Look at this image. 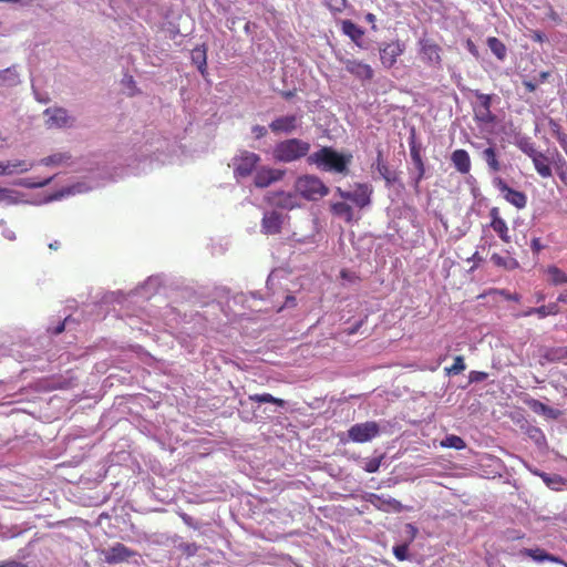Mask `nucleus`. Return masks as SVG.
Here are the masks:
<instances>
[{"label": "nucleus", "mask_w": 567, "mask_h": 567, "mask_svg": "<svg viewBox=\"0 0 567 567\" xmlns=\"http://www.w3.org/2000/svg\"><path fill=\"white\" fill-rule=\"evenodd\" d=\"M323 3L332 13H341L348 6L347 0H323Z\"/></svg>", "instance_id": "40"}, {"label": "nucleus", "mask_w": 567, "mask_h": 567, "mask_svg": "<svg viewBox=\"0 0 567 567\" xmlns=\"http://www.w3.org/2000/svg\"><path fill=\"white\" fill-rule=\"evenodd\" d=\"M520 556L530 557L535 561H551V563H559L560 559L555 557L554 555L545 551L540 548H523L518 553Z\"/></svg>", "instance_id": "24"}, {"label": "nucleus", "mask_w": 567, "mask_h": 567, "mask_svg": "<svg viewBox=\"0 0 567 567\" xmlns=\"http://www.w3.org/2000/svg\"><path fill=\"white\" fill-rule=\"evenodd\" d=\"M549 76V73L548 72H542L539 74V79H540V82H545Z\"/></svg>", "instance_id": "64"}, {"label": "nucleus", "mask_w": 567, "mask_h": 567, "mask_svg": "<svg viewBox=\"0 0 567 567\" xmlns=\"http://www.w3.org/2000/svg\"><path fill=\"white\" fill-rule=\"evenodd\" d=\"M352 161L351 154H340L332 147L324 146L308 157L310 164H316L326 171L347 175Z\"/></svg>", "instance_id": "1"}, {"label": "nucleus", "mask_w": 567, "mask_h": 567, "mask_svg": "<svg viewBox=\"0 0 567 567\" xmlns=\"http://www.w3.org/2000/svg\"><path fill=\"white\" fill-rule=\"evenodd\" d=\"M48 116L45 123L48 127H66L71 126L73 118L68 115V111L63 107H49L44 111Z\"/></svg>", "instance_id": "16"}, {"label": "nucleus", "mask_w": 567, "mask_h": 567, "mask_svg": "<svg viewBox=\"0 0 567 567\" xmlns=\"http://www.w3.org/2000/svg\"><path fill=\"white\" fill-rule=\"evenodd\" d=\"M546 308H547L548 316H556L560 311L557 301L546 305Z\"/></svg>", "instance_id": "51"}, {"label": "nucleus", "mask_w": 567, "mask_h": 567, "mask_svg": "<svg viewBox=\"0 0 567 567\" xmlns=\"http://www.w3.org/2000/svg\"><path fill=\"white\" fill-rule=\"evenodd\" d=\"M342 32L348 35L353 42L359 43L363 38L364 31L351 20H343L341 22Z\"/></svg>", "instance_id": "29"}, {"label": "nucleus", "mask_w": 567, "mask_h": 567, "mask_svg": "<svg viewBox=\"0 0 567 567\" xmlns=\"http://www.w3.org/2000/svg\"><path fill=\"white\" fill-rule=\"evenodd\" d=\"M16 74H13L10 69H6V70H2L0 71V84H3V83H16L17 80H16Z\"/></svg>", "instance_id": "46"}, {"label": "nucleus", "mask_w": 567, "mask_h": 567, "mask_svg": "<svg viewBox=\"0 0 567 567\" xmlns=\"http://www.w3.org/2000/svg\"><path fill=\"white\" fill-rule=\"evenodd\" d=\"M265 200L269 206L282 209H292L296 206L295 196L284 190L268 193Z\"/></svg>", "instance_id": "18"}, {"label": "nucleus", "mask_w": 567, "mask_h": 567, "mask_svg": "<svg viewBox=\"0 0 567 567\" xmlns=\"http://www.w3.org/2000/svg\"><path fill=\"white\" fill-rule=\"evenodd\" d=\"M525 403L533 412L537 414H543L551 419H557L560 414L558 410L549 408L548 405L544 404L543 402L536 399H527L525 400Z\"/></svg>", "instance_id": "25"}, {"label": "nucleus", "mask_w": 567, "mask_h": 567, "mask_svg": "<svg viewBox=\"0 0 567 567\" xmlns=\"http://www.w3.org/2000/svg\"><path fill=\"white\" fill-rule=\"evenodd\" d=\"M382 456L369 458L363 466V470L368 473H375L379 471L382 462Z\"/></svg>", "instance_id": "43"}, {"label": "nucleus", "mask_w": 567, "mask_h": 567, "mask_svg": "<svg viewBox=\"0 0 567 567\" xmlns=\"http://www.w3.org/2000/svg\"><path fill=\"white\" fill-rule=\"evenodd\" d=\"M440 446L444 449L464 450L466 447V443L461 436L450 434L440 442Z\"/></svg>", "instance_id": "32"}, {"label": "nucleus", "mask_w": 567, "mask_h": 567, "mask_svg": "<svg viewBox=\"0 0 567 567\" xmlns=\"http://www.w3.org/2000/svg\"><path fill=\"white\" fill-rule=\"evenodd\" d=\"M249 400L251 402H256V403H272L280 408H284L286 405L285 400L275 398L270 393L251 394V395H249Z\"/></svg>", "instance_id": "33"}, {"label": "nucleus", "mask_w": 567, "mask_h": 567, "mask_svg": "<svg viewBox=\"0 0 567 567\" xmlns=\"http://www.w3.org/2000/svg\"><path fill=\"white\" fill-rule=\"evenodd\" d=\"M536 315H538L540 318H545L548 316L546 306H540L536 308Z\"/></svg>", "instance_id": "56"}, {"label": "nucleus", "mask_w": 567, "mask_h": 567, "mask_svg": "<svg viewBox=\"0 0 567 567\" xmlns=\"http://www.w3.org/2000/svg\"><path fill=\"white\" fill-rule=\"evenodd\" d=\"M393 554L400 561L406 560L409 557V545L401 544L393 547Z\"/></svg>", "instance_id": "44"}, {"label": "nucleus", "mask_w": 567, "mask_h": 567, "mask_svg": "<svg viewBox=\"0 0 567 567\" xmlns=\"http://www.w3.org/2000/svg\"><path fill=\"white\" fill-rule=\"evenodd\" d=\"M330 212L332 215L342 218L347 224L359 220V218H354L352 206L346 202L332 203L330 205Z\"/></svg>", "instance_id": "22"}, {"label": "nucleus", "mask_w": 567, "mask_h": 567, "mask_svg": "<svg viewBox=\"0 0 567 567\" xmlns=\"http://www.w3.org/2000/svg\"><path fill=\"white\" fill-rule=\"evenodd\" d=\"M488 374L483 371H471L468 374L470 382H482L486 380Z\"/></svg>", "instance_id": "47"}, {"label": "nucleus", "mask_w": 567, "mask_h": 567, "mask_svg": "<svg viewBox=\"0 0 567 567\" xmlns=\"http://www.w3.org/2000/svg\"><path fill=\"white\" fill-rule=\"evenodd\" d=\"M284 215L276 212H267L261 219V231L265 235H277L281 231Z\"/></svg>", "instance_id": "17"}, {"label": "nucleus", "mask_w": 567, "mask_h": 567, "mask_svg": "<svg viewBox=\"0 0 567 567\" xmlns=\"http://www.w3.org/2000/svg\"><path fill=\"white\" fill-rule=\"evenodd\" d=\"M0 567H22V565H20L18 563H7V564L0 565Z\"/></svg>", "instance_id": "62"}, {"label": "nucleus", "mask_w": 567, "mask_h": 567, "mask_svg": "<svg viewBox=\"0 0 567 567\" xmlns=\"http://www.w3.org/2000/svg\"><path fill=\"white\" fill-rule=\"evenodd\" d=\"M64 329H65V321L59 323V326L54 329L53 333L59 334V333L63 332Z\"/></svg>", "instance_id": "58"}, {"label": "nucleus", "mask_w": 567, "mask_h": 567, "mask_svg": "<svg viewBox=\"0 0 567 567\" xmlns=\"http://www.w3.org/2000/svg\"><path fill=\"white\" fill-rule=\"evenodd\" d=\"M487 45L497 59L504 60L506 56V47L499 39L489 37L487 39Z\"/></svg>", "instance_id": "34"}, {"label": "nucleus", "mask_w": 567, "mask_h": 567, "mask_svg": "<svg viewBox=\"0 0 567 567\" xmlns=\"http://www.w3.org/2000/svg\"><path fill=\"white\" fill-rule=\"evenodd\" d=\"M373 188L367 183H357L354 192L343 190L341 187L336 188V194L343 200H350L359 208H364L371 204V195Z\"/></svg>", "instance_id": "4"}, {"label": "nucleus", "mask_w": 567, "mask_h": 567, "mask_svg": "<svg viewBox=\"0 0 567 567\" xmlns=\"http://www.w3.org/2000/svg\"><path fill=\"white\" fill-rule=\"evenodd\" d=\"M301 122V116L296 114H287L279 117H276L269 124V128L275 134H290L295 132Z\"/></svg>", "instance_id": "11"}, {"label": "nucleus", "mask_w": 567, "mask_h": 567, "mask_svg": "<svg viewBox=\"0 0 567 567\" xmlns=\"http://www.w3.org/2000/svg\"><path fill=\"white\" fill-rule=\"evenodd\" d=\"M410 153H411L412 161L414 162V164L417 168L416 184H419L424 177V173H425L424 163L422 161L420 151L415 146L411 147Z\"/></svg>", "instance_id": "36"}, {"label": "nucleus", "mask_w": 567, "mask_h": 567, "mask_svg": "<svg viewBox=\"0 0 567 567\" xmlns=\"http://www.w3.org/2000/svg\"><path fill=\"white\" fill-rule=\"evenodd\" d=\"M31 168V164L25 161L14 159L0 162V175H11L14 173H24Z\"/></svg>", "instance_id": "23"}, {"label": "nucleus", "mask_w": 567, "mask_h": 567, "mask_svg": "<svg viewBox=\"0 0 567 567\" xmlns=\"http://www.w3.org/2000/svg\"><path fill=\"white\" fill-rule=\"evenodd\" d=\"M489 216V227L493 229V231L498 236V238L504 244L512 243V236L509 234V227L506 223V220L502 217L501 210L498 207H492L488 212Z\"/></svg>", "instance_id": "10"}, {"label": "nucleus", "mask_w": 567, "mask_h": 567, "mask_svg": "<svg viewBox=\"0 0 567 567\" xmlns=\"http://www.w3.org/2000/svg\"><path fill=\"white\" fill-rule=\"evenodd\" d=\"M545 246L542 244L540 238H533L530 241V249L534 255H538Z\"/></svg>", "instance_id": "48"}, {"label": "nucleus", "mask_w": 567, "mask_h": 567, "mask_svg": "<svg viewBox=\"0 0 567 567\" xmlns=\"http://www.w3.org/2000/svg\"><path fill=\"white\" fill-rule=\"evenodd\" d=\"M451 161L455 169L461 174H468L471 171V158L465 150H455L451 155Z\"/></svg>", "instance_id": "21"}, {"label": "nucleus", "mask_w": 567, "mask_h": 567, "mask_svg": "<svg viewBox=\"0 0 567 567\" xmlns=\"http://www.w3.org/2000/svg\"><path fill=\"white\" fill-rule=\"evenodd\" d=\"M495 185L506 202L515 206L517 209H523L526 207L527 196L525 193L509 187L507 183L502 178H497Z\"/></svg>", "instance_id": "9"}, {"label": "nucleus", "mask_w": 567, "mask_h": 567, "mask_svg": "<svg viewBox=\"0 0 567 567\" xmlns=\"http://www.w3.org/2000/svg\"><path fill=\"white\" fill-rule=\"evenodd\" d=\"M537 174L543 178H548L553 175L549 157L543 152L536 151L530 157Z\"/></svg>", "instance_id": "20"}, {"label": "nucleus", "mask_w": 567, "mask_h": 567, "mask_svg": "<svg viewBox=\"0 0 567 567\" xmlns=\"http://www.w3.org/2000/svg\"><path fill=\"white\" fill-rule=\"evenodd\" d=\"M557 142L559 143L560 147L564 150V152L567 155V134L559 136V138H557Z\"/></svg>", "instance_id": "55"}, {"label": "nucleus", "mask_w": 567, "mask_h": 567, "mask_svg": "<svg viewBox=\"0 0 567 567\" xmlns=\"http://www.w3.org/2000/svg\"><path fill=\"white\" fill-rule=\"evenodd\" d=\"M499 293L506 299V300H509V301H515V302H519L520 300V296L518 293H512V292H508L506 290H501Z\"/></svg>", "instance_id": "50"}, {"label": "nucleus", "mask_w": 567, "mask_h": 567, "mask_svg": "<svg viewBox=\"0 0 567 567\" xmlns=\"http://www.w3.org/2000/svg\"><path fill=\"white\" fill-rule=\"evenodd\" d=\"M491 260L495 266L502 267L506 270H515L519 267L518 261L511 256H501L498 254H493Z\"/></svg>", "instance_id": "30"}, {"label": "nucleus", "mask_w": 567, "mask_h": 567, "mask_svg": "<svg viewBox=\"0 0 567 567\" xmlns=\"http://www.w3.org/2000/svg\"><path fill=\"white\" fill-rule=\"evenodd\" d=\"M363 326V320H360L359 322H357L354 326L348 328L344 330V333L347 336H352V334H355L359 329Z\"/></svg>", "instance_id": "52"}, {"label": "nucleus", "mask_w": 567, "mask_h": 567, "mask_svg": "<svg viewBox=\"0 0 567 567\" xmlns=\"http://www.w3.org/2000/svg\"><path fill=\"white\" fill-rule=\"evenodd\" d=\"M419 44L421 60L431 66L440 68L442 62L441 47L430 39H421Z\"/></svg>", "instance_id": "8"}, {"label": "nucleus", "mask_w": 567, "mask_h": 567, "mask_svg": "<svg viewBox=\"0 0 567 567\" xmlns=\"http://www.w3.org/2000/svg\"><path fill=\"white\" fill-rule=\"evenodd\" d=\"M404 51L405 45L399 40L385 43L382 48H380L381 63L384 68H392L396 63L398 58L401 56Z\"/></svg>", "instance_id": "13"}, {"label": "nucleus", "mask_w": 567, "mask_h": 567, "mask_svg": "<svg viewBox=\"0 0 567 567\" xmlns=\"http://www.w3.org/2000/svg\"><path fill=\"white\" fill-rule=\"evenodd\" d=\"M295 187L296 192L308 200H318L329 193V188L315 175L300 176Z\"/></svg>", "instance_id": "3"}, {"label": "nucleus", "mask_w": 567, "mask_h": 567, "mask_svg": "<svg viewBox=\"0 0 567 567\" xmlns=\"http://www.w3.org/2000/svg\"><path fill=\"white\" fill-rule=\"evenodd\" d=\"M465 369H466V365L464 362V358L462 355H456L454 358V363L452 364V367L446 368V372H447V374L456 375V374H460L461 372H463Z\"/></svg>", "instance_id": "41"}, {"label": "nucleus", "mask_w": 567, "mask_h": 567, "mask_svg": "<svg viewBox=\"0 0 567 567\" xmlns=\"http://www.w3.org/2000/svg\"><path fill=\"white\" fill-rule=\"evenodd\" d=\"M251 132L257 140H260L267 135V128L258 124L252 126Z\"/></svg>", "instance_id": "49"}, {"label": "nucleus", "mask_w": 567, "mask_h": 567, "mask_svg": "<svg viewBox=\"0 0 567 567\" xmlns=\"http://www.w3.org/2000/svg\"><path fill=\"white\" fill-rule=\"evenodd\" d=\"M296 306H297L296 298L293 296H291V295L287 296L284 307L293 308Z\"/></svg>", "instance_id": "54"}, {"label": "nucleus", "mask_w": 567, "mask_h": 567, "mask_svg": "<svg viewBox=\"0 0 567 567\" xmlns=\"http://www.w3.org/2000/svg\"><path fill=\"white\" fill-rule=\"evenodd\" d=\"M475 96L480 101V104L474 107V120L475 122L484 125L494 124L496 116L491 111L492 95L484 94L480 91H475Z\"/></svg>", "instance_id": "7"}, {"label": "nucleus", "mask_w": 567, "mask_h": 567, "mask_svg": "<svg viewBox=\"0 0 567 567\" xmlns=\"http://www.w3.org/2000/svg\"><path fill=\"white\" fill-rule=\"evenodd\" d=\"M310 151V144L300 138H288L276 144L274 158L281 163H291L305 157Z\"/></svg>", "instance_id": "2"}, {"label": "nucleus", "mask_w": 567, "mask_h": 567, "mask_svg": "<svg viewBox=\"0 0 567 567\" xmlns=\"http://www.w3.org/2000/svg\"><path fill=\"white\" fill-rule=\"evenodd\" d=\"M104 560L107 564H118L128 560L135 555V551L122 543H116L109 549L102 550Z\"/></svg>", "instance_id": "15"}, {"label": "nucleus", "mask_w": 567, "mask_h": 567, "mask_svg": "<svg viewBox=\"0 0 567 567\" xmlns=\"http://www.w3.org/2000/svg\"><path fill=\"white\" fill-rule=\"evenodd\" d=\"M548 125H549V128H550V132L553 134V136L557 140L559 138V136H563L564 134H566L560 124L558 122H556L555 120L550 118L549 122H548Z\"/></svg>", "instance_id": "45"}, {"label": "nucleus", "mask_w": 567, "mask_h": 567, "mask_svg": "<svg viewBox=\"0 0 567 567\" xmlns=\"http://www.w3.org/2000/svg\"><path fill=\"white\" fill-rule=\"evenodd\" d=\"M523 85L528 92H534L537 89V83L529 80H524Z\"/></svg>", "instance_id": "53"}, {"label": "nucleus", "mask_w": 567, "mask_h": 567, "mask_svg": "<svg viewBox=\"0 0 567 567\" xmlns=\"http://www.w3.org/2000/svg\"><path fill=\"white\" fill-rule=\"evenodd\" d=\"M482 157L486 162L488 169L492 173H497L502 169V164L498 159L496 148L489 146L482 152Z\"/></svg>", "instance_id": "26"}, {"label": "nucleus", "mask_w": 567, "mask_h": 567, "mask_svg": "<svg viewBox=\"0 0 567 567\" xmlns=\"http://www.w3.org/2000/svg\"><path fill=\"white\" fill-rule=\"evenodd\" d=\"M548 276V282L553 286L567 284V274L555 265H549L545 269Z\"/></svg>", "instance_id": "27"}, {"label": "nucleus", "mask_w": 567, "mask_h": 567, "mask_svg": "<svg viewBox=\"0 0 567 567\" xmlns=\"http://www.w3.org/2000/svg\"><path fill=\"white\" fill-rule=\"evenodd\" d=\"M293 95H295V92H293V91H286V92H282V96H284L286 100H290Z\"/></svg>", "instance_id": "61"}, {"label": "nucleus", "mask_w": 567, "mask_h": 567, "mask_svg": "<svg viewBox=\"0 0 567 567\" xmlns=\"http://www.w3.org/2000/svg\"><path fill=\"white\" fill-rule=\"evenodd\" d=\"M540 477L542 480L544 481V483L551 489L554 491H560L561 489V486L565 484V478H563L560 475L558 474H553V475H549V474H546V473H542L540 474Z\"/></svg>", "instance_id": "35"}, {"label": "nucleus", "mask_w": 567, "mask_h": 567, "mask_svg": "<svg viewBox=\"0 0 567 567\" xmlns=\"http://www.w3.org/2000/svg\"><path fill=\"white\" fill-rule=\"evenodd\" d=\"M380 434V426L374 421L357 423L348 430V436L352 442L365 443Z\"/></svg>", "instance_id": "6"}, {"label": "nucleus", "mask_w": 567, "mask_h": 567, "mask_svg": "<svg viewBox=\"0 0 567 567\" xmlns=\"http://www.w3.org/2000/svg\"><path fill=\"white\" fill-rule=\"evenodd\" d=\"M284 176L285 171L282 169L262 166L256 171L254 184L258 188H266L272 183L281 181Z\"/></svg>", "instance_id": "12"}, {"label": "nucleus", "mask_w": 567, "mask_h": 567, "mask_svg": "<svg viewBox=\"0 0 567 567\" xmlns=\"http://www.w3.org/2000/svg\"><path fill=\"white\" fill-rule=\"evenodd\" d=\"M70 158L69 155L65 154H53L51 156H48L43 158L41 162L42 164L50 166V165H59Z\"/></svg>", "instance_id": "42"}, {"label": "nucleus", "mask_w": 567, "mask_h": 567, "mask_svg": "<svg viewBox=\"0 0 567 567\" xmlns=\"http://www.w3.org/2000/svg\"><path fill=\"white\" fill-rule=\"evenodd\" d=\"M369 502L379 511L382 512H394V513H401L404 509V506L401 504L400 501L388 497L384 498L381 495L378 494H370Z\"/></svg>", "instance_id": "19"}, {"label": "nucleus", "mask_w": 567, "mask_h": 567, "mask_svg": "<svg viewBox=\"0 0 567 567\" xmlns=\"http://www.w3.org/2000/svg\"><path fill=\"white\" fill-rule=\"evenodd\" d=\"M260 162V156L249 151H241L233 158L234 175L237 178H246L252 174Z\"/></svg>", "instance_id": "5"}, {"label": "nucleus", "mask_w": 567, "mask_h": 567, "mask_svg": "<svg viewBox=\"0 0 567 567\" xmlns=\"http://www.w3.org/2000/svg\"><path fill=\"white\" fill-rule=\"evenodd\" d=\"M365 20H367L368 22L373 23V22L375 21V16H374L373 13H368V14L365 16Z\"/></svg>", "instance_id": "63"}, {"label": "nucleus", "mask_w": 567, "mask_h": 567, "mask_svg": "<svg viewBox=\"0 0 567 567\" xmlns=\"http://www.w3.org/2000/svg\"><path fill=\"white\" fill-rule=\"evenodd\" d=\"M61 244L58 240H54L53 243L49 244V248L53 250H58L60 248Z\"/></svg>", "instance_id": "59"}, {"label": "nucleus", "mask_w": 567, "mask_h": 567, "mask_svg": "<svg viewBox=\"0 0 567 567\" xmlns=\"http://www.w3.org/2000/svg\"><path fill=\"white\" fill-rule=\"evenodd\" d=\"M377 169L378 172L380 173V175L388 182L390 183L392 181L391 178V172H390V168L388 166V164L385 163V161L383 159V154L381 151L378 152V157H377Z\"/></svg>", "instance_id": "38"}, {"label": "nucleus", "mask_w": 567, "mask_h": 567, "mask_svg": "<svg viewBox=\"0 0 567 567\" xmlns=\"http://www.w3.org/2000/svg\"><path fill=\"white\" fill-rule=\"evenodd\" d=\"M557 302L567 303V290H565L561 293H559V296L557 298Z\"/></svg>", "instance_id": "57"}, {"label": "nucleus", "mask_w": 567, "mask_h": 567, "mask_svg": "<svg viewBox=\"0 0 567 567\" xmlns=\"http://www.w3.org/2000/svg\"><path fill=\"white\" fill-rule=\"evenodd\" d=\"M515 145L528 157H530L537 150L535 143L530 137L525 135H517L515 138Z\"/></svg>", "instance_id": "31"}, {"label": "nucleus", "mask_w": 567, "mask_h": 567, "mask_svg": "<svg viewBox=\"0 0 567 567\" xmlns=\"http://www.w3.org/2000/svg\"><path fill=\"white\" fill-rule=\"evenodd\" d=\"M532 315H536V308H529L523 313L524 317H529Z\"/></svg>", "instance_id": "60"}, {"label": "nucleus", "mask_w": 567, "mask_h": 567, "mask_svg": "<svg viewBox=\"0 0 567 567\" xmlns=\"http://www.w3.org/2000/svg\"><path fill=\"white\" fill-rule=\"evenodd\" d=\"M545 358L550 362L566 361L567 360V347L551 348L545 353Z\"/></svg>", "instance_id": "37"}, {"label": "nucleus", "mask_w": 567, "mask_h": 567, "mask_svg": "<svg viewBox=\"0 0 567 567\" xmlns=\"http://www.w3.org/2000/svg\"><path fill=\"white\" fill-rule=\"evenodd\" d=\"M192 61L196 64L200 74L205 75L207 72V53L205 45L196 47L192 51Z\"/></svg>", "instance_id": "28"}, {"label": "nucleus", "mask_w": 567, "mask_h": 567, "mask_svg": "<svg viewBox=\"0 0 567 567\" xmlns=\"http://www.w3.org/2000/svg\"><path fill=\"white\" fill-rule=\"evenodd\" d=\"M555 169L561 183L567 186V163L558 153Z\"/></svg>", "instance_id": "39"}, {"label": "nucleus", "mask_w": 567, "mask_h": 567, "mask_svg": "<svg viewBox=\"0 0 567 567\" xmlns=\"http://www.w3.org/2000/svg\"><path fill=\"white\" fill-rule=\"evenodd\" d=\"M340 61L344 64L346 70L358 80L364 82L373 79L374 71L369 64L351 59H340Z\"/></svg>", "instance_id": "14"}]
</instances>
